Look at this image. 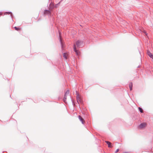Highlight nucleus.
I'll return each mask as SVG.
<instances>
[{
    "label": "nucleus",
    "mask_w": 153,
    "mask_h": 153,
    "mask_svg": "<svg viewBox=\"0 0 153 153\" xmlns=\"http://www.w3.org/2000/svg\"><path fill=\"white\" fill-rule=\"evenodd\" d=\"M42 10V16L45 19H46V16H48V9H44V8L43 7L41 9V11Z\"/></svg>",
    "instance_id": "nucleus-1"
},
{
    "label": "nucleus",
    "mask_w": 153,
    "mask_h": 153,
    "mask_svg": "<svg viewBox=\"0 0 153 153\" xmlns=\"http://www.w3.org/2000/svg\"><path fill=\"white\" fill-rule=\"evenodd\" d=\"M54 7V4L53 3L51 2L48 7V15L50 13V11L52 10Z\"/></svg>",
    "instance_id": "nucleus-2"
},
{
    "label": "nucleus",
    "mask_w": 153,
    "mask_h": 153,
    "mask_svg": "<svg viewBox=\"0 0 153 153\" xmlns=\"http://www.w3.org/2000/svg\"><path fill=\"white\" fill-rule=\"evenodd\" d=\"M76 44L77 47H81L83 46V42L78 40L76 42Z\"/></svg>",
    "instance_id": "nucleus-3"
},
{
    "label": "nucleus",
    "mask_w": 153,
    "mask_h": 153,
    "mask_svg": "<svg viewBox=\"0 0 153 153\" xmlns=\"http://www.w3.org/2000/svg\"><path fill=\"white\" fill-rule=\"evenodd\" d=\"M76 100L78 103L79 104V102H82V100L80 97H79V94L77 91H76Z\"/></svg>",
    "instance_id": "nucleus-4"
},
{
    "label": "nucleus",
    "mask_w": 153,
    "mask_h": 153,
    "mask_svg": "<svg viewBox=\"0 0 153 153\" xmlns=\"http://www.w3.org/2000/svg\"><path fill=\"white\" fill-rule=\"evenodd\" d=\"M10 15V16L12 20L13 21V17H14L11 11H6L4 12V15Z\"/></svg>",
    "instance_id": "nucleus-5"
},
{
    "label": "nucleus",
    "mask_w": 153,
    "mask_h": 153,
    "mask_svg": "<svg viewBox=\"0 0 153 153\" xmlns=\"http://www.w3.org/2000/svg\"><path fill=\"white\" fill-rule=\"evenodd\" d=\"M146 125V124L145 123H142L139 125V128L140 129L143 128H145Z\"/></svg>",
    "instance_id": "nucleus-6"
},
{
    "label": "nucleus",
    "mask_w": 153,
    "mask_h": 153,
    "mask_svg": "<svg viewBox=\"0 0 153 153\" xmlns=\"http://www.w3.org/2000/svg\"><path fill=\"white\" fill-rule=\"evenodd\" d=\"M74 50L76 55H79L80 52L76 49V45L75 44L74 45Z\"/></svg>",
    "instance_id": "nucleus-7"
},
{
    "label": "nucleus",
    "mask_w": 153,
    "mask_h": 153,
    "mask_svg": "<svg viewBox=\"0 0 153 153\" xmlns=\"http://www.w3.org/2000/svg\"><path fill=\"white\" fill-rule=\"evenodd\" d=\"M147 53L149 56L153 59V55L149 51H147Z\"/></svg>",
    "instance_id": "nucleus-8"
},
{
    "label": "nucleus",
    "mask_w": 153,
    "mask_h": 153,
    "mask_svg": "<svg viewBox=\"0 0 153 153\" xmlns=\"http://www.w3.org/2000/svg\"><path fill=\"white\" fill-rule=\"evenodd\" d=\"M79 120L82 123V124H84V119L83 118H82V117L80 116L79 115Z\"/></svg>",
    "instance_id": "nucleus-9"
},
{
    "label": "nucleus",
    "mask_w": 153,
    "mask_h": 153,
    "mask_svg": "<svg viewBox=\"0 0 153 153\" xmlns=\"http://www.w3.org/2000/svg\"><path fill=\"white\" fill-rule=\"evenodd\" d=\"M105 142L108 145V146L109 147L111 148L112 147L111 145V143L110 142L108 141H105Z\"/></svg>",
    "instance_id": "nucleus-10"
},
{
    "label": "nucleus",
    "mask_w": 153,
    "mask_h": 153,
    "mask_svg": "<svg viewBox=\"0 0 153 153\" xmlns=\"http://www.w3.org/2000/svg\"><path fill=\"white\" fill-rule=\"evenodd\" d=\"M129 87L130 90L131 91L132 90V88L133 86V84L132 82H130L129 84Z\"/></svg>",
    "instance_id": "nucleus-11"
},
{
    "label": "nucleus",
    "mask_w": 153,
    "mask_h": 153,
    "mask_svg": "<svg viewBox=\"0 0 153 153\" xmlns=\"http://www.w3.org/2000/svg\"><path fill=\"white\" fill-rule=\"evenodd\" d=\"M66 54H67L65 53H64L63 54V57L65 59H67Z\"/></svg>",
    "instance_id": "nucleus-12"
},
{
    "label": "nucleus",
    "mask_w": 153,
    "mask_h": 153,
    "mask_svg": "<svg viewBox=\"0 0 153 153\" xmlns=\"http://www.w3.org/2000/svg\"><path fill=\"white\" fill-rule=\"evenodd\" d=\"M67 99V95H65L64 98L63 100V101L64 102L66 103V101Z\"/></svg>",
    "instance_id": "nucleus-13"
},
{
    "label": "nucleus",
    "mask_w": 153,
    "mask_h": 153,
    "mask_svg": "<svg viewBox=\"0 0 153 153\" xmlns=\"http://www.w3.org/2000/svg\"><path fill=\"white\" fill-rule=\"evenodd\" d=\"M14 29L17 31H19V30L20 29V28L19 27H17L16 26H15L14 27Z\"/></svg>",
    "instance_id": "nucleus-14"
},
{
    "label": "nucleus",
    "mask_w": 153,
    "mask_h": 153,
    "mask_svg": "<svg viewBox=\"0 0 153 153\" xmlns=\"http://www.w3.org/2000/svg\"><path fill=\"white\" fill-rule=\"evenodd\" d=\"M138 109H139L141 113H142L143 112V110L142 109V108H141L139 107L138 108Z\"/></svg>",
    "instance_id": "nucleus-15"
},
{
    "label": "nucleus",
    "mask_w": 153,
    "mask_h": 153,
    "mask_svg": "<svg viewBox=\"0 0 153 153\" xmlns=\"http://www.w3.org/2000/svg\"><path fill=\"white\" fill-rule=\"evenodd\" d=\"M69 90H68L66 91L65 95H67L69 94Z\"/></svg>",
    "instance_id": "nucleus-16"
},
{
    "label": "nucleus",
    "mask_w": 153,
    "mask_h": 153,
    "mask_svg": "<svg viewBox=\"0 0 153 153\" xmlns=\"http://www.w3.org/2000/svg\"><path fill=\"white\" fill-rule=\"evenodd\" d=\"M59 4H60V2H59V3H58L57 4H56L55 5V6H54V7H55V8H57V7H58V6L59 5Z\"/></svg>",
    "instance_id": "nucleus-17"
},
{
    "label": "nucleus",
    "mask_w": 153,
    "mask_h": 153,
    "mask_svg": "<svg viewBox=\"0 0 153 153\" xmlns=\"http://www.w3.org/2000/svg\"><path fill=\"white\" fill-rule=\"evenodd\" d=\"M60 43H61V47H62V48H63V45H62V42L61 41V39H60Z\"/></svg>",
    "instance_id": "nucleus-18"
},
{
    "label": "nucleus",
    "mask_w": 153,
    "mask_h": 153,
    "mask_svg": "<svg viewBox=\"0 0 153 153\" xmlns=\"http://www.w3.org/2000/svg\"><path fill=\"white\" fill-rule=\"evenodd\" d=\"M119 151V149H117V150H116V151L115 152V153H116L117 152H118Z\"/></svg>",
    "instance_id": "nucleus-19"
},
{
    "label": "nucleus",
    "mask_w": 153,
    "mask_h": 153,
    "mask_svg": "<svg viewBox=\"0 0 153 153\" xmlns=\"http://www.w3.org/2000/svg\"><path fill=\"white\" fill-rule=\"evenodd\" d=\"M41 19L40 18H39L38 19V20H37V22H38L39 21H40V20H41Z\"/></svg>",
    "instance_id": "nucleus-20"
},
{
    "label": "nucleus",
    "mask_w": 153,
    "mask_h": 153,
    "mask_svg": "<svg viewBox=\"0 0 153 153\" xmlns=\"http://www.w3.org/2000/svg\"><path fill=\"white\" fill-rule=\"evenodd\" d=\"M3 153H7V152L6 151H4L3 152Z\"/></svg>",
    "instance_id": "nucleus-21"
},
{
    "label": "nucleus",
    "mask_w": 153,
    "mask_h": 153,
    "mask_svg": "<svg viewBox=\"0 0 153 153\" xmlns=\"http://www.w3.org/2000/svg\"><path fill=\"white\" fill-rule=\"evenodd\" d=\"M144 33L146 35H147V33H146V32H145V31H144Z\"/></svg>",
    "instance_id": "nucleus-22"
},
{
    "label": "nucleus",
    "mask_w": 153,
    "mask_h": 153,
    "mask_svg": "<svg viewBox=\"0 0 153 153\" xmlns=\"http://www.w3.org/2000/svg\"><path fill=\"white\" fill-rule=\"evenodd\" d=\"M27 98H26V100L25 101H27Z\"/></svg>",
    "instance_id": "nucleus-23"
},
{
    "label": "nucleus",
    "mask_w": 153,
    "mask_h": 153,
    "mask_svg": "<svg viewBox=\"0 0 153 153\" xmlns=\"http://www.w3.org/2000/svg\"><path fill=\"white\" fill-rule=\"evenodd\" d=\"M15 103H16V104L17 105V106H18V104L16 102H15Z\"/></svg>",
    "instance_id": "nucleus-24"
},
{
    "label": "nucleus",
    "mask_w": 153,
    "mask_h": 153,
    "mask_svg": "<svg viewBox=\"0 0 153 153\" xmlns=\"http://www.w3.org/2000/svg\"><path fill=\"white\" fill-rule=\"evenodd\" d=\"M41 11H39V13H40V14H41Z\"/></svg>",
    "instance_id": "nucleus-25"
},
{
    "label": "nucleus",
    "mask_w": 153,
    "mask_h": 153,
    "mask_svg": "<svg viewBox=\"0 0 153 153\" xmlns=\"http://www.w3.org/2000/svg\"><path fill=\"white\" fill-rule=\"evenodd\" d=\"M24 102V101H22L21 102V103H22V102Z\"/></svg>",
    "instance_id": "nucleus-26"
},
{
    "label": "nucleus",
    "mask_w": 153,
    "mask_h": 153,
    "mask_svg": "<svg viewBox=\"0 0 153 153\" xmlns=\"http://www.w3.org/2000/svg\"><path fill=\"white\" fill-rule=\"evenodd\" d=\"M47 7H48V4L47 5Z\"/></svg>",
    "instance_id": "nucleus-27"
},
{
    "label": "nucleus",
    "mask_w": 153,
    "mask_h": 153,
    "mask_svg": "<svg viewBox=\"0 0 153 153\" xmlns=\"http://www.w3.org/2000/svg\"><path fill=\"white\" fill-rule=\"evenodd\" d=\"M10 97H11L12 98H11V95H10Z\"/></svg>",
    "instance_id": "nucleus-28"
},
{
    "label": "nucleus",
    "mask_w": 153,
    "mask_h": 153,
    "mask_svg": "<svg viewBox=\"0 0 153 153\" xmlns=\"http://www.w3.org/2000/svg\"><path fill=\"white\" fill-rule=\"evenodd\" d=\"M28 99H30L29 98H28ZM31 100H32V99H30Z\"/></svg>",
    "instance_id": "nucleus-29"
},
{
    "label": "nucleus",
    "mask_w": 153,
    "mask_h": 153,
    "mask_svg": "<svg viewBox=\"0 0 153 153\" xmlns=\"http://www.w3.org/2000/svg\"><path fill=\"white\" fill-rule=\"evenodd\" d=\"M59 35H60V32H59Z\"/></svg>",
    "instance_id": "nucleus-30"
},
{
    "label": "nucleus",
    "mask_w": 153,
    "mask_h": 153,
    "mask_svg": "<svg viewBox=\"0 0 153 153\" xmlns=\"http://www.w3.org/2000/svg\"><path fill=\"white\" fill-rule=\"evenodd\" d=\"M0 121H2L0 120Z\"/></svg>",
    "instance_id": "nucleus-31"
},
{
    "label": "nucleus",
    "mask_w": 153,
    "mask_h": 153,
    "mask_svg": "<svg viewBox=\"0 0 153 153\" xmlns=\"http://www.w3.org/2000/svg\"><path fill=\"white\" fill-rule=\"evenodd\" d=\"M38 17H39V16H38V17H37V18H38Z\"/></svg>",
    "instance_id": "nucleus-32"
},
{
    "label": "nucleus",
    "mask_w": 153,
    "mask_h": 153,
    "mask_svg": "<svg viewBox=\"0 0 153 153\" xmlns=\"http://www.w3.org/2000/svg\"><path fill=\"white\" fill-rule=\"evenodd\" d=\"M38 17H39V16H38V17H37V18H38Z\"/></svg>",
    "instance_id": "nucleus-33"
}]
</instances>
